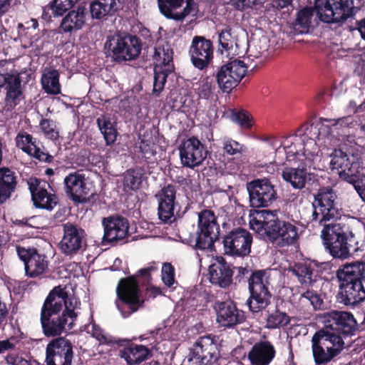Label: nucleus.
<instances>
[{"label":"nucleus","mask_w":365,"mask_h":365,"mask_svg":"<svg viewBox=\"0 0 365 365\" xmlns=\"http://www.w3.org/2000/svg\"><path fill=\"white\" fill-rule=\"evenodd\" d=\"M222 144L223 153L227 155H241L245 150L244 145L227 137L222 140Z\"/></svg>","instance_id":"obj_52"},{"label":"nucleus","mask_w":365,"mask_h":365,"mask_svg":"<svg viewBox=\"0 0 365 365\" xmlns=\"http://www.w3.org/2000/svg\"><path fill=\"white\" fill-rule=\"evenodd\" d=\"M40 127L45 136L52 140H56L59 138V132L57 128L56 123L50 118H42L40 121Z\"/></svg>","instance_id":"obj_53"},{"label":"nucleus","mask_w":365,"mask_h":365,"mask_svg":"<svg viewBox=\"0 0 365 365\" xmlns=\"http://www.w3.org/2000/svg\"><path fill=\"white\" fill-rule=\"evenodd\" d=\"M315 8L319 19L326 23L346 21L351 14L353 0H318Z\"/></svg>","instance_id":"obj_13"},{"label":"nucleus","mask_w":365,"mask_h":365,"mask_svg":"<svg viewBox=\"0 0 365 365\" xmlns=\"http://www.w3.org/2000/svg\"><path fill=\"white\" fill-rule=\"evenodd\" d=\"M296 136L302 142L319 140L316 122L305 123L296 131Z\"/></svg>","instance_id":"obj_49"},{"label":"nucleus","mask_w":365,"mask_h":365,"mask_svg":"<svg viewBox=\"0 0 365 365\" xmlns=\"http://www.w3.org/2000/svg\"><path fill=\"white\" fill-rule=\"evenodd\" d=\"M232 120L237 123L242 128L250 129L252 127V118L251 114L245 110H235L232 115Z\"/></svg>","instance_id":"obj_55"},{"label":"nucleus","mask_w":365,"mask_h":365,"mask_svg":"<svg viewBox=\"0 0 365 365\" xmlns=\"http://www.w3.org/2000/svg\"><path fill=\"white\" fill-rule=\"evenodd\" d=\"M250 225L262 239L279 247L294 245L299 239V228L289 222L279 220L277 211H257L250 220Z\"/></svg>","instance_id":"obj_2"},{"label":"nucleus","mask_w":365,"mask_h":365,"mask_svg":"<svg viewBox=\"0 0 365 365\" xmlns=\"http://www.w3.org/2000/svg\"><path fill=\"white\" fill-rule=\"evenodd\" d=\"M247 71V66L240 60L230 61L217 68L215 78L223 93H230L238 86Z\"/></svg>","instance_id":"obj_14"},{"label":"nucleus","mask_w":365,"mask_h":365,"mask_svg":"<svg viewBox=\"0 0 365 365\" xmlns=\"http://www.w3.org/2000/svg\"><path fill=\"white\" fill-rule=\"evenodd\" d=\"M65 192L74 202L83 203L86 201L89 188L87 187L85 174L78 171L69 173L63 180Z\"/></svg>","instance_id":"obj_24"},{"label":"nucleus","mask_w":365,"mask_h":365,"mask_svg":"<svg viewBox=\"0 0 365 365\" xmlns=\"http://www.w3.org/2000/svg\"><path fill=\"white\" fill-rule=\"evenodd\" d=\"M59 73L56 69L46 71L41 77V84L46 93L57 95L61 93Z\"/></svg>","instance_id":"obj_38"},{"label":"nucleus","mask_w":365,"mask_h":365,"mask_svg":"<svg viewBox=\"0 0 365 365\" xmlns=\"http://www.w3.org/2000/svg\"><path fill=\"white\" fill-rule=\"evenodd\" d=\"M310 264L313 268L312 272H314V281L317 282L318 278L322 277L324 272L328 270L330 268V264L328 262H318L316 260L310 261Z\"/></svg>","instance_id":"obj_62"},{"label":"nucleus","mask_w":365,"mask_h":365,"mask_svg":"<svg viewBox=\"0 0 365 365\" xmlns=\"http://www.w3.org/2000/svg\"><path fill=\"white\" fill-rule=\"evenodd\" d=\"M174 71V66H154L153 95L158 96L164 89L168 76Z\"/></svg>","instance_id":"obj_41"},{"label":"nucleus","mask_w":365,"mask_h":365,"mask_svg":"<svg viewBox=\"0 0 365 365\" xmlns=\"http://www.w3.org/2000/svg\"><path fill=\"white\" fill-rule=\"evenodd\" d=\"M4 75L1 78V87L4 88L6 92L11 91L21 90V80L19 74L9 73L6 66H4Z\"/></svg>","instance_id":"obj_45"},{"label":"nucleus","mask_w":365,"mask_h":365,"mask_svg":"<svg viewBox=\"0 0 365 365\" xmlns=\"http://www.w3.org/2000/svg\"><path fill=\"white\" fill-rule=\"evenodd\" d=\"M86 9L82 6L68 11L61 21V29L63 33L70 34L81 29L86 23Z\"/></svg>","instance_id":"obj_30"},{"label":"nucleus","mask_w":365,"mask_h":365,"mask_svg":"<svg viewBox=\"0 0 365 365\" xmlns=\"http://www.w3.org/2000/svg\"><path fill=\"white\" fill-rule=\"evenodd\" d=\"M266 327L270 329H279L287 327L290 323V317L285 312L279 309L278 306L267 310Z\"/></svg>","instance_id":"obj_37"},{"label":"nucleus","mask_w":365,"mask_h":365,"mask_svg":"<svg viewBox=\"0 0 365 365\" xmlns=\"http://www.w3.org/2000/svg\"><path fill=\"white\" fill-rule=\"evenodd\" d=\"M215 88L211 80L209 77L205 78L200 81L199 87L197 88V93L200 98L209 99L212 94V91Z\"/></svg>","instance_id":"obj_59"},{"label":"nucleus","mask_w":365,"mask_h":365,"mask_svg":"<svg viewBox=\"0 0 365 365\" xmlns=\"http://www.w3.org/2000/svg\"><path fill=\"white\" fill-rule=\"evenodd\" d=\"M182 242L195 250H205L214 246L219 239L220 225L214 211L203 209L198 213L197 228L195 234H182Z\"/></svg>","instance_id":"obj_5"},{"label":"nucleus","mask_w":365,"mask_h":365,"mask_svg":"<svg viewBox=\"0 0 365 365\" xmlns=\"http://www.w3.org/2000/svg\"><path fill=\"white\" fill-rule=\"evenodd\" d=\"M161 277L163 282L167 287H170L173 285L175 283V269L170 263L165 262L163 264Z\"/></svg>","instance_id":"obj_60"},{"label":"nucleus","mask_w":365,"mask_h":365,"mask_svg":"<svg viewBox=\"0 0 365 365\" xmlns=\"http://www.w3.org/2000/svg\"><path fill=\"white\" fill-rule=\"evenodd\" d=\"M17 185V175L9 168H0V203H4L11 196Z\"/></svg>","instance_id":"obj_31"},{"label":"nucleus","mask_w":365,"mask_h":365,"mask_svg":"<svg viewBox=\"0 0 365 365\" xmlns=\"http://www.w3.org/2000/svg\"><path fill=\"white\" fill-rule=\"evenodd\" d=\"M125 0H93L90 4V11L93 19H101L106 16H112L123 9Z\"/></svg>","instance_id":"obj_29"},{"label":"nucleus","mask_w":365,"mask_h":365,"mask_svg":"<svg viewBox=\"0 0 365 365\" xmlns=\"http://www.w3.org/2000/svg\"><path fill=\"white\" fill-rule=\"evenodd\" d=\"M104 235L103 243L123 240L129 235V222L120 215H113L103 219Z\"/></svg>","instance_id":"obj_22"},{"label":"nucleus","mask_w":365,"mask_h":365,"mask_svg":"<svg viewBox=\"0 0 365 365\" xmlns=\"http://www.w3.org/2000/svg\"><path fill=\"white\" fill-rule=\"evenodd\" d=\"M315 122L319 140L325 137H328L331 134L333 127L331 125L330 118H320L317 121Z\"/></svg>","instance_id":"obj_57"},{"label":"nucleus","mask_w":365,"mask_h":365,"mask_svg":"<svg viewBox=\"0 0 365 365\" xmlns=\"http://www.w3.org/2000/svg\"><path fill=\"white\" fill-rule=\"evenodd\" d=\"M213 307L217 314V322L222 327L232 328L246 319L245 312L238 309L233 301L216 302Z\"/></svg>","instance_id":"obj_21"},{"label":"nucleus","mask_w":365,"mask_h":365,"mask_svg":"<svg viewBox=\"0 0 365 365\" xmlns=\"http://www.w3.org/2000/svg\"><path fill=\"white\" fill-rule=\"evenodd\" d=\"M303 155L305 159L313 161L315 157L319 155L320 149L317 144V140H309L303 142Z\"/></svg>","instance_id":"obj_56"},{"label":"nucleus","mask_w":365,"mask_h":365,"mask_svg":"<svg viewBox=\"0 0 365 365\" xmlns=\"http://www.w3.org/2000/svg\"><path fill=\"white\" fill-rule=\"evenodd\" d=\"M173 51L170 43L167 41H158L154 48L153 60L155 66L168 67L173 66Z\"/></svg>","instance_id":"obj_33"},{"label":"nucleus","mask_w":365,"mask_h":365,"mask_svg":"<svg viewBox=\"0 0 365 365\" xmlns=\"http://www.w3.org/2000/svg\"><path fill=\"white\" fill-rule=\"evenodd\" d=\"M24 100V95L22 89L6 92L2 108L3 113H12L16 107Z\"/></svg>","instance_id":"obj_44"},{"label":"nucleus","mask_w":365,"mask_h":365,"mask_svg":"<svg viewBox=\"0 0 365 365\" xmlns=\"http://www.w3.org/2000/svg\"><path fill=\"white\" fill-rule=\"evenodd\" d=\"M92 335L100 344L107 345L117 344L118 346H125L128 341L126 339H115L112 336L107 335L101 327L96 325L93 326Z\"/></svg>","instance_id":"obj_48"},{"label":"nucleus","mask_w":365,"mask_h":365,"mask_svg":"<svg viewBox=\"0 0 365 365\" xmlns=\"http://www.w3.org/2000/svg\"><path fill=\"white\" fill-rule=\"evenodd\" d=\"M312 16L313 11L309 7L299 10L297 14L295 21L292 24L294 32L297 34L308 33Z\"/></svg>","instance_id":"obj_40"},{"label":"nucleus","mask_w":365,"mask_h":365,"mask_svg":"<svg viewBox=\"0 0 365 365\" xmlns=\"http://www.w3.org/2000/svg\"><path fill=\"white\" fill-rule=\"evenodd\" d=\"M274 344L268 340H260L254 344L247 354L250 365H269L276 356Z\"/></svg>","instance_id":"obj_26"},{"label":"nucleus","mask_w":365,"mask_h":365,"mask_svg":"<svg viewBox=\"0 0 365 365\" xmlns=\"http://www.w3.org/2000/svg\"><path fill=\"white\" fill-rule=\"evenodd\" d=\"M18 257L24 262L25 275L29 278H43L48 272V257L33 247L16 246Z\"/></svg>","instance_id":"obj_12"},{"label":"nucleus","mask_w":365,"mask_h":365,"mask_svg":"<svg viewBox=\"0 0 365 365\" xmlns=\"http://www.w3.org/2000/svg\"><path fill=\"white\" fill-rule=\"evenodd\" d=\"M186 2V6L184 8L182 11L175 13L174 20L181 21L184 19L187 15L190 14L194 10L195 6L193 0H185Z\"/></svg>","instance_id":"obj_64"},{"label":"nucleus","mask_w":365,"mask_h":365,"mask_svg":"<svg viewBox=\"0 0 365 365\" xmlns=\"http://www.w3.org/2000/svg\"><path fill=\"white\" fill-rule=\"evenodd\" d=\"M96 123L107 145L115 143L118 135L116 123L112 122L109 116L101 115L96 119Z\"/></svg>","instance_id":"obj_35"},{"label":"nucleus","mask_w":365,"mask_h":365,"mask_svg":"<svg viewBox=\"0 0 365 365\" xmlns=\"http://www.w3.org/2000/svg\"><path fill=\"white\" fill-rule=\"evenodd\" d=\"M176 186L173 184L165 185L155 195L158 202V215L163 222L172 221L174 211L178 203L176 202Z\"/></svg>","instance_id":"obj_23"},{"label":"nucleus","mask_w":365,"mask_h":365,"mask_svg":"<svg viewBox=\"0 0 365 365\" xmlns=\"http://www.w3.org/2000/svg\"><path fill=\"white\" fill-rule=\"evenodd\" d=\"M312 339L316 341L327 350L330 349L337 356L344 349V341L341 336L334 334L325 326L318 329L312 336Z\"/></svg>","instance_id":"obj_28"},{"label":"nucleus","mask_w":365,"mask_h":365,"mask_svg":"<svg viewBox=\"0 0 365 365\" xmlns=\"http://www.w3.org/2000/svg\"><path fill=\"white\" fill-rule=\"evenodd\" d=\"M29 155L41 162L51 163L53 159L52 155L48 153L43 152L38 145L33 148L31 154Z\"/></svg>","instance_id":"obj_63"},{"label":"nucleus","mask_w":365,"mask_h":365,"mask_svg":"<svg viewBox=\"0 0 365 365\" xmlns=\"http://www.w3.org/2000/svg\"><path fill=\"white\" fill-rule=\"evenodd\" d=\"M354 118L350 115L339 118L336 119H331V125L335 130H341L342 132L344 128H349L354 124Z\"/></svg>","instance_id":"obj_61"},{"label":"nucleus","mask_w":365,"mask_h":365,"mask_svg":"<svg viewBox=\"0 0 365 365\" xmlns=\"http://www.w3.org/2000/svg\"><path fill=\"white\" fill-rule=\"evenodd\" d=\"M210 282L221 288H227L232 282L233 269L223 257H217L209 267Z\"/></svg>","instance_id":"obj_25"},{"label":"nucleus","mask_w":365,"mask_h":365,"mask_svg":"<svg viewBox=\"0 0 365 365\" xmlns=\"http://www.w3.org/2000/svg\"><path fill=\"white\" fill-rule=\"evenodd\" d=\"M87 246V234L84 229L71 222L63 224V237L58 244L63 255L71 259L83 255Z\"/></svg>","instance_id":"obj_11"},{"label":"nucleus","mask_w":365,"mask_h":365,"mask_svg":"<svg viewBox=\"0 0 365 365\" xmlns=\"http://www.w3.org/2000/svg\"><path fill=\"white\" fill-rule=\"evenodd\" d=\"M324 318V326L342 339L354 335L357 329V322L350 312L333 310L326 313Z\"/></svg>","instance_id":"obj_18"},{"label":"nucleus","mask_w":365,"mask_h":365,"mask_svg":"<svg viewBox=\"0 0 365 365\" xmlns=\"http://www.w3.org/2000/svg\"><path fill=\"white\" fill-rule=\"evenodd\" d=\"M179 150L182 165L190 168L199 166L207 154L205 145L195 136L182 141Z\"/></svg>","instance_id":"obj_20"},{"label":"nucleus","mask_w":365,"mask_h":365,"mask_svg":"<svg viewBox=\"0 0 365 365\" xmlns=\"http://www.w3.org/2000/svg\"><path fill=\"white\" fill-rule=\"evenodd\" d=\"M250 297L247 300L249 309L258 313L264 309L270 303L272 294L269 289L270 285V272L269 269L251 270L247 279Z\"/></svg>","instance_id":"obj_7"},{"label":"nucleus","mask_w":365,"mask_h":365,"mask_svg":"<svg viewBox=\"0 0 365 365\" xmlns=\"http://www.w3.org/2000/svg\"><path fill=\"white\" fill-rule=\"evenodd\" d=\"M321 236L325 249L334 258L344 259L351 256V242L354 235L346 224L326 225Z\"/></svg>","instance_id":"obj_6"},{"label":"nucleus","mask_w":365,"mask_h":365,"mask_svg":"<svg viewBox=\"0 0 365 365\" xmlns=\"http://www.w3.org/2000/svg\"><path fill=\"white\" fill-rule=\"evenodd\" d=\"M339 178L353 185L354 186L359 182H363L365 178V167L361 166L357 161H351L348 166L339 173Z\"/></svg>","instance_id":"obj_34"},{"label":"nucleus","mask_w":365,"mask_h":365,"mask_svg":"<svg viewBox=\"0 0 365 365\" xmlns=\"http://www.w3.org/2000/svg\"><path fill=\"white\" fill-rule=\"evenodd\" d=\"M123 178V187L125 192L138 190L142 183V173L136 168L126 170Z\"/></svg>","instance_id":"obj_42"},{"label":"nucleus","mask_w":365,"mask_h":365,"mask_svg":"<svg viewBox=\"0 0 365 365\" xmlns=\"http://www.w3.org/2000/svg\"><path fill=\"white\" fill-rule=\"evenodd\" d=\"M157 270L158 267L153 263L145 268L139 269L138 274L119 280L116 294L123 304H117V307L124 317L137 312L143 306L145 301L141 298L139 283L143 286L148 285L152 280L151 273Z\"/></svg>","instance_id":"obj_4"},{"label":"nucleus","mask_w":365,"mask_h":365,"mask_svg":"<svg viewBox=\"0 0 365 365\" xmlns=\"http://www.w3.org/2000/svg\"><path fill=\"white\" fill-rule=\"evenodd\" d=\"M250 204L252 207H266L277 197L274 186L267 179H256L247 183Z\"/></svg>","instance_id":"obj_16"},{"label":"nucleus","mask_w":365,"mask_h":365,"mask_svg":"<svg viewBox=\"0 0 365 365\" xmlns=\"http://www.w3.org/2000/svg\"><path fill=\"white\" fill-rule=\"evenodd\" d=\"M331 167L332 170H337L338 173L340 170H343L351 162L347 154L340 149H334L331 155Z\"/></svg>","instance_id":"obj_51"},{"label":"nucleus","mask_w":365,"mask_h":365,"mask_svg":"<svg viewBox=\"0 0 365 365\" xmlns=\"http://www.w3.org/2000/svg\"><path fill=\"white\" fill-rule=\"evenodd\" d=\"M139 151L142 158L147 163H154L157 161L155 143L150 140H142L139 143Z\"/></svg>","instance_id":"obj_46"},{"label":"nucleus","mask_w":365,"mask_h":365,"mask_svg":"<svg viewBox=\"0 0 365 365\" xmlns=\"http://www.w3.org/2000/svg\"><path fill=\"white\" fill-rule=\"evenodd\" d=\"M213 43L202 36H195L189 48V55L193 66L204 70L212 62Z\"/></svg>","instance_id":"obj_19"},{"label":"nucleus","mask_w":365,"mask_h":365,"mask_svg":"<svg viewBox=\"0 0 365 365\" xmlns=\"http://www.w3.org/2000/svg\"><path fill=\"white\" fill-rule=\"evenodd\" d=\"M311 343L312 356L316 365H326L336 357L331 350H327L316 341L311 339Z\"/></svg>","instance_id":"obj_43"},{"label":"nucleus","mask_w":365,"mask_h":365,"mask_svg":"<svg viewBox=\"0 0 365 365\" xmlns=\"http://www.w3.org/2000/svg\"><path fill=\"white\" fill-rule=\"evenodd\" d=\"M222 243L227 255L244 257L251 252L252 235L245 228L235 227L223 236Z\"/></svg>","instance_id":"obj_15"},{"label":"nucleus","mask_w":365,"mask_h":365,"mask_svg":"<svg viewBox=\"0 0 365 365\" xmlns=\"http://www.w3.org/2000/svg\"><path fill=\"white\" fill-rule=\"evenodd\" d=\"M313 268L310 262H299L292 268L291 272L297 277L301 284L312 285L314 281Z\"/></svg>","instance_id":"obj_39"},{"label":"nucleus","mask_w":365,"mask_h":365,"mask_svg":"<svg viewBox=\"0 0 365 365\" xmlns=\"http://www.w3.org/2000/svg\"><path fill=\"white\" fill-rule=\"evenodd\" d=\"M184 2L185 0H158V5L164 16L174 20L175 13L173 11L181 7Z\"/></svg>","instance_id":"obj_47"},{"label":"nucleus","mask_w":365,"mask_h":365,"mask_svg":"<svg viewBox=\"0 0 365 365\" xmlns=\"http://www.w3.org/2000/svg\"><path fill=\"white\" fill-rule=\"evenodd\" d=\"M31 199L36 207L48 211H51L58 202L57 195L49 193L45 187L33 194Z\"/></svg>","instance_id":"obj_36"},{"label":"nucleus","mask_w":365,"mask_h":365,"mask_svg":"<svg viewBox=\"0 0 365 365\" xmlns=\"http://www.w3.org/2000/svg\"><path fill=\"white\" fill-rule=\"evenodd\" d=\"M301 299H307L314 310L321 309L324 302L320 295L314 290H307L301 294Z\"/></svg>","instance_id":"obj_58"},{"label":"nucleus","mask_w":365,"mask_h":365,"mask_svg":"<svg viewBox=\"0 0 365 365\" xmlns=\"http://www.w3.org/2000/svg\"><path fill=\"white\" fill-rule=\"evenodd\" d=\"M311 173L307 169L302 168L286 167L282 170V177L295 189H302L305 187L307 179L311 180Z\"/></svg>","instance_id":"obj_32"},{"label":"nucleus","mask_w":365,"mask_h":365,"mask_svg":"<svg viewBox=\"0 0 365 365\" xmlns=\"http://www.w3.org/2000/svg\"><path fill=\"white\" fill-rule=\"evenodd\" d=\"M16 140L17 146L27 154H31V149L37 145L36 140L26 132L19 133Z\"/></svg>","instance_id":"obj_54"},{"label":"nucleus","mask_w":365,"mask_h":365,"mask_svg":"<svg viewBox=\"0 0 365 365\" xmlns=\"http://www.w3.org/2000/svg\"><path fill=\"white\" fill-rule=\"evenodd\" d=\"M104 49L116 62L135 59L142 49L141 40L136 36L116 33L107 37Z\"/></svg>","instance_id":"obj_8"},{"label":"nucleus","mask_w":365,"mask_h":365,"mask_svg":"<svg viewBox=\"0 0 365 365\" xmlns=\"http://www.w3.org/2000/svg\"><path fill=\"white\" fill-rule=\"evenodd\" d=\"M218 43L219 50L222 53L223 51H230L232 48L234 44V38L232 34V29L227 26L225 28L219 30Z\"/></svg>","instance_id":"obj_50"},{"label":"nucleus","mask_w":365,"mask_h":365,"mask_svg":"<svg viewBox=\"0 0 365 365\" xmlns=\"http://www.w3.org/2000/svg\"><path fill=\"white\" fill-rule=\"evenodd\" d=\"M218 339L212 334L199 336L189 349L188 361L195 365H217L221 358Z\"/></svg>","instance_id":"obj_9"},{"label":"nucleus","mask_w":365,"mask_h":365,"mask_svg":"<svg viewBox=\"0 0 365 365\" xmlns=\"http://www.w3.org/2000/svg\"><path fill=\"white\" fill-rule=\"evenodd\" d=\"M73 345L63 336L51 340L46 347V365H72Z\"/></svg>","instance_id":"obj_17"},{"label":"nucleus","mask_w":365,"mask_h":365,"mask_svg":"<svg viewBox=\"0 0 365 365\" xmlns=\"http://www.w3.org/2000/svg\"><path fill=\"white\" fill-rule=\"evenodd\" d=\"M123 346L119 350L118 356L125 360L127 365H139L153 356L152 349L143 344L130 342L128 339Z\"/></svg>","instance_id":"obj_27"},{"label":"nucleus","mask_w":365,"mask_h":365,"mask_svg":"<svg viewBox=\"0 0 365 365\" xmlns=\"http://www.w3.org/2000/svg\"><path fill=\"white\" fill-rule=\"evenodd\" d=\"M339 291L336 301L355 308L365 301V262L356 261L343 264L336 271Z\"/></svg>","instance_id":"obj_3"},{"label":"nucleus","mask_w":365,"mask_h":365,"mask_svg":"<svg viewBox=\"0 0 365 365\" xmlns=\"http://www.w3.org/2000/svg\"><path fill=\"white\" fill-rule=\"evenodd\" d=\"M336 199V193L332 188L329 187L319 188L317 194L314 195L313 220H319L322 222L339 219L343 211Z\"/></svg>","instance_id":"obj_10"},{"label":"nucleus","mask_w":365,"mask_h":365,"mask_svg":"<svg viewBox=\"0 0 365 365\" xmlns=\"http://www.w3.org/2000/svg\"><path fill=\"white\" fill-rule=\"evenodd\" d=\"M81 304L80 301L69 298L66 287H55L45 299L41 309L40 322L43 334L47 337L59 336L73 327L78 314L74 309Z\"/></svg>","instance_id":"obj_1"}]
</instances>
